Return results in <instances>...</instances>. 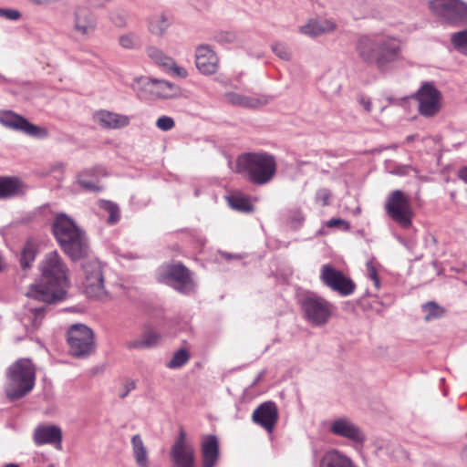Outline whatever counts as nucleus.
I'll use <instances>...</instances> for the list:
<instances>
[{
    "instance_id": "1",
    "label": "nucleus",
    "mask_w": 467,
    "mask_h": 467,
    "mask_svg": "<svg viewBox=\"0 0 467 467\" xmlns=\"http://www.w3.org/2000/svg\"><path fill=\"white\" fill-rule=\"evenodd\" d=\"M40 270L39 283L30 285L26 296L47 304L64 300L68 286L67 269L57 251L45 255Z\"/></svg>"
},
{
    "instance_id": "2",
    "label": "nucleus",
    "mask_w": 467,
    "mask_h": 467,
    "mask_svg": "<svg viewBox=\"0 0 467 467\" xmlns=\"http://www.w3.org/2000/svg\"><path fill=\"white\" fill-rule=\"evenodd\" d=\"M399 42L383 35L361 36L356 44L358 57L367 65L385 72L400 55Z\"/></svg>"
},
{
    "instance_id": "3",
    "label": "nucleus",
    "mask_w": 467,
    "mask_h": 467,
    "mask_svg": "<svg viewBox=\"0 0 467 467\" xmlns=\"http://www.w3.org/2000/svg\"><path fill=\"white\" fill-rule=\"evenodd\" d=\"M235 171L254 184H266L276 172L275 158L267 152L243 153L236 159Z\"/></svg>"
},
{
    "instance_id": "4",
    "label": "nucleus",
    "mask_w": 467,
    "mask_h": 467,
    "mask_svg": "<svg viewBox=\"0 0 467 467\" xmlns=\"http://www.w3.org/2000/svg\"><path fill=\"white\" fill-rule=\"evenodd\" d=\"M5 394L9 400L15 401L30 392L35 386L36 371L28 358H20L7 370Z\"/></svg>"
},
{
    "instance_id": "5",
    "label": "nucleus",
    "mask_w": 467,
    "mask_h": 467,
    "mask_svg": "<svg viewBox=\"0 0 467 467\" xmlns=\"http://www.w3.org/2000/svg\"><path fill=\"white\" fill-rule=\"evenodd\" d=\"M69 353L75 358H87L95 351L94 333L84 324H74L67 332Z\"/></svg>"
},
{
    "instance_id": "6",
    "label": "nucleus",
    "mask_w": 467,
    "mask_h": 467,
    "mask_svg": "<svg viewBox=\"0 0 467 467\" xmlns=\"http://www.w3.org/2000/svg\"><path fill=\"white\" fill-rule=\"evenodd\" d=\"M385 211L400 227L408 229L411 226L414 213L409 197L402 191L395 190L389 193L385 202Z\"/></svg>"
},
{
    "instance_id": "7",
    "label": "nucleus",
    "mask_w": 467,
    "mask_h": 467,
    "mask_svg": "<svg viewBox=\"0 0 467 467\" xmlns=\"http://www.w3.org/2000/svg\"><path fill=\"white\" fill-rule=\"evenodd\" d=\"M159 281L171 285L176 291L189 295L193 291L191 271L181 262L163 267L159 273Z\"/></svg>"
},
{
    "instance_id": "8",
    "label": "nucleus",
    "mask_w": 467,
    "mask_h": 467,
    "mask_svg": "<svg viewBox=\"0 0 467 467\" xmlns=\"http://www.w3.org/2000/svg\"><path fill=\"white\" fill-rule=\"evenodd\" d=\"M301 309L304 317L312 325L320 327L326 325L333 313V305L325 298L309 295L301 300Z\"/></svg>"
},
{
    "instance_id": "9",
    "label": "nucleus",
    "mask_w": 467,
    "mask_h": 467,
    "mask_svg": "<svg viewBox=\"0 0 467 467\" xmlns=\"http://www.w3.org/2000/svg\"><path fill=\"white\" fill-rule=\"evenodd\" d=\"M430 8L448 24L462 25L467 23V4L461 0H431Z\"/></svg>"
},
{
    "instance_id": "10",
    "label": "nucleus",
    "mask_w": 467,
    "mask_h": 467,
    "mask_svg": "<svg viewBox=\"0 0 467 467\" xmlns=\"http://www.w3.org/2000/svg\"><path fill=\"white\" fill-rule=\"evenodd\" d=\"M84 280L82 286L88 297L100 298L106 295L102 266L99 261L88 259L83 262Z\"/></svg>"
},
{
    "instance_id": "11",
    "label": "nucleus",
    "mask_w": 467,
    "mask_h": 467,
    "mask_svg": "<svg viewBox=\"0 0 467 467\" xmlns=\"http://www.w3.org/2000/svg\"><path fill=\"white\" fill-rule=\"evenodd\" d=\"M0 123L5 128L22 131L32 138L43 140L49 136L47 129L35 125L11 110L0 112Z\"/></svg>"
},
{
    "instance_id": "12",
    "label": "nucleus",
    "mask_w": 467,
    "mask_h": 467,
    "mask_svg": "<svg viewBox=\"0 0 467 467\" xmlns=\"http://www.w3.org/2000/svg\"><path fill=\"white\" fill-rule=\"evenodd\" d=\"M320 280L331 290L339 293L341 296H349L356 288L355 283L349 277L330 265H322Z\"/></svg>"
},
{
    "instance_id": "13",
    "label": "nucleus",
    "mask_w": 467,
    "mask_h": 467,
    "mask_svg": "<svg viewBox=\"0 0 467 467\" xmlns=\"http://www.w3.org/2000/svg\"><path fill=\"white\" fill-rule=\"evenodd\" d=\"M419 112L424 117H432L440 110L441 92L432 83L425 82L416 94Z\"/></svg>"
},
{
    "instance_id": "14",
    "label": "nucleus",
    "mask_w": 467,
    "mask_h": 467,
    "mask_svg": "<svg viewBox=\"0 0 467 467\" xmlns=\"http://www.w3.org/2000/svg\"><path fill=\"white\" fill-rule=\"evenodd\" d=\"M62 251L73 261H78L88 253L89 244L86 233L80 229L58 242Z\"/></svg>"
},
{
    "instance_id": "15",
    "label": "nucleus",
    "mask_w": 467,
    "mask_h": 467,
    "mask_svg": "<svg viewBox=\"0 0 467 467\" xmlns=\"http://www.w3.org/2000/svg\"><path fill=\"white\" fill-rule=\"evenodd\" d=\"M329 431L334 435L346 438L355 443L362 444L366 441V436L361 429L346 417L335 420L330 424Z\"/></svg>"
},
{
    "instance_id": "16",
    "label": "nucleus",
    "mask_w": 467,
    "mask_h": 467,
    "mask_svg": "<svg viewBox=\"0 0 467 467\" xmlns=\"http://www.w3.org/2000/svg\"><path fill=\"white\" fill-rule=\"evenodd\" d=\"M253 421L272 432L278 420V409L274 401L261 403L253 412Z\"/></svg>"
},
{
    "instance_id": "17",
    "label": "nucleus",
    "mask_w": 467,
    "mask_h": 467,
    "mask_svg": "<svg viewBox=\"0 0 467 467\" xmlns=\"http://www.w3.org/2000/svg\"><path fill=\"white\" fill-rule=\"evenodd\" d=\"M218 57L208 45H201L195 51V64L204 75H212L218 70Z\"/></svg>"
},
{
    "instance_id": "18",
    "label": "nucleus",
    "mask_w": 467,
    "mask_h": 467,
    "mask_svg": "<svg viewBox=\"0 0 467 467\" xmlns=\"http://www.w3.org/2000/svg\"><path fill=\"white\" fill-rule=\"evenodd\" d=\"M74 30L81 36H88L97 28V18L87 7L78 6L74 10Z\"/></svg>"
},
{
    "instance_id": "19",
    "label": "nucleus",
    "mask_w": 467,
    "mask_h": 467,
    "mask_svg": "<svg viewBox=\"0 0 467 467\" xmlns=\"http://www.w3.org/2000/svg\"><path fill=\"white\" fill-rule=\"evenodd\" d=\"M33 439L34 442L37 446L57 443V448H60L62 441V431L56 425H39L34 431Z\"/></svg>"
},
{
    "instance_id": "20",
    "label": "nucleus",
    "mask_w": 467,
    "mask_h": 467,
    "mask_svg": "<svg viewBox=\"0 0 467 467\" xmlns=\"http://www.w3.org/2000/svg\"><path fill=\"white\" fill-rule=\"evenodd\" d=\"M80 229L75 221L64 213H57L52 223V233L57 243Z\"/></svg>"
},
{
    "instance_id": "21",
    "label": "nucleus",
    "mask_w": 467,
    "mask_h": 467,
    "mask_svg": "<svg viewBox=\"0 0 467 467\" xmlns=\"http://www.w3.org/2000/svg\"><path fill=\"white\" fill-rule=\"evenodd\" d=\"M225 98L230 104L246 109H257L268 104L271 100V97L266 95L249 97L235 92L225 93Z\"/></svg>"
},
{
    "instance_id": "22",
    "label": "nucleus",
    "mask_w": 467,
    "mask_h": 467,
    "mask_svg": "<svg viewBox=\"0 0 467 467\" xmlns=\"http://www.w3.org/2000/svg\"><path fill=\"white\" fill-rule=\"evenodd\" d=\"M95 121L104 129L116 130L127 127L130 118L109 110H99L94 114Z\"/></svg>"
},
{
    "instance_id": "23",
    "label": "nucleus",
    "mask_w": 467,
    "mask_h": 467,
    "mask_svg": "<svg viewBox=\"0 0 467 467\" xmlns=\"http://www.w3.org/2000/svg\"><path fill=\"white\" fill-rule=\"evenodd\" d=\"M202 467H214L220 455L219 441L215 435H206L202 441Z\"/></svg>"
},
{
    "instance_id": "24",
    "label": "nucleus",
    "mask_w": 467,
    "mask_h": 467,
    "mask_svg": "<svg viewBox=\"0 0 467 467\" xmlns=\"http://www.w3.org/2000/svg\"><path fill=\"white\" fill-rule=\"evenodd\" d=\"M25 193V185L19 178L0 176V200L11 199Z\"/></svg>"
},
{
    "instance_id": "25",
    "label": "nucleus",
    "mask_w": 467,
    "mask_h": 467,
    "mask_svg": "<svg viewBox=\"0 0 467 467\" xmlns=\"http://www.w3.org/2000/svg\"><path fill=\"white\" fill-rule=\"evenodd\" d=\"M161 334L152 328L145 329L140 337L126 342L125 347L131 349H150L158 346Z\"/></svg>"
},
{
    "instance_id": "26",
    "label": "nucleus",
    "mask_w": 467,
    "mask_h": 467,
    "mask_svg": "<svg viewBox=\"0 0 467 467\" xmlns=\"http://www.w3.org/2000/svg\"><path fill=\"white\" fill-rule=\"evenodd\" d=\"M137 83L150 92H157L162 98L171 96L169 91H171L174 85L166 80L153 79L147 77H140L137 78Z\"/></svg>"
},
{
    "instance_id": "27",
    "label": "nucleus",
    "mask_w": 467,
    "mask_h": 467,
    "mask_svg": "<svg viewBox=\"0 0 467 467\" xmlns=\"http://www.w3.org/2000/svg\"><path fill=\"white\" fill-rule=\"evenodd\" d=\"M320 467H358L354 462L338 450L327 451L321 459Z\"/></svg>"
},
{
    "instance_id": "28",
    "label": "nucleus",
    "mask_w": 467,
    "mask_h": 467,
    "mask_svg": "<svg viewBox=\"0 0 467 467\" xmlns=\"http://www.w3.org/2000/svg\"><path fill=\"white\" fill-rule=\"evenodd\" d=\"M170 455L173 467H194L193 448H171Z\"/></svg>"
},
{
    "instance_id": "29",
    "label": "nucleus",
    "mask_w": 467,
    "mask_h": 467,
    "mask_svg": "<svg viewBox=\"0 0 467 467\" xmlns=\"http://www.w3.org/2000/svg\"><path fill=\"white\" fill-rule=\"evenodd\" d=\"M335 24L327 19H313L306 25L300 26V32L309 36H317L321 34L334 30Z\"/></svg>"
},
{
    "instance_id": "30",
    "label": "nucleus",
    "mask_w": 467,
    "mask_h": 467,
    "mask_svg": "<svg viewBox=\"0 0 467 467\" xmlns=\"http://www.w3.org/2000/svg\"><path fill=\"white\" fill-rule=\"evenodd\" d=\"M172 24V19L166 14L154 15L149 19V30L151 34L162 36Z\"/></svg>"
},
{
    "instance_id": "31",
    "label": "nucleus",
    "mask_w": 467,
    "mask_h": 467,
    "mask_svg": "<svg viewBox=\"0 0 467 467\" xmlns=\"http://www.w3.org/2000/svg\"><path fill=\"white\" fill-rule=\"evenodd\" d=\"M132 452L139 467H149L148 451L140 434L131 438Z\"/></svg>"
},
{
    "instance_id": "32",
    "label": "nucleus",
    "mask_w": 467,
    "mask_h": 467,
    "mask_svg": "<svg viewBox=\"0 0 467 467\" xmlns=\"http://www.w3.org/2000/svg\"><path fill=\"white\" fill-rule=\"evenodd\" d=\"M37 250L36 246L31 239H28L24 244L20 254V265L23 270L31 267L32 263L36 259Z\"/></svg>"
},
{
    "instance_id": "33",
    "label": "nucleus",
    "mask_w": 467,
    "mask_h": 467,
    "mask_svg": "<svg viewBox=\"0 0 467 467\" xmlns=\"http://www.w3.org/2000/svg\"><path fill=\"white\" fill-rule=\"evenodd\" d=\"M228 204L234 210L242 213H252L254 211V206L250 202V200L242 194H234L227 198Z\"/></svg>"
},
{
    "instance_id": "34",
    "label": "nucleus",
    "mask_w": 467,
    "mask_h": 467,
    "mask_svg": "<svg viewBox=\"0 0 467 467\" xmlns=\"http://www.w3.org/2000/svg\"><path fill=\"white\" fill-rule=\"evenodd\" d=\"M450 40L455 51L467 57V28L452 33Z\"/></svg>"
},
{
    "instance_id": "35",
    "label": "nucleus",
    "mask_w": 467,
    "mask_h": 467,
    "mask_svg": "<svg viewBox=\"0 0 467 467\" xmlns=\"http://www.w3.org/2000/svg\"><path fill=\"white\" fill-rule=\"evenodd\" d=\"M320 88L327 96H333L340 91L341 84L335 76L326 75L319 83Z\"/></svg>"
},
{
    "instance_id": "36",
    "label": "nucleus",
    "mask_w": 467,
    "mask_h": 467,
    "mask_svg": "<svg viewBox=\"0 0 467 467\" xmlns=\"http://www.w3.org/2000/svg\"><path fill=\"white\" fill-rule=\"evenodd\" d=\"M147 54L155 63L164 67H170L174 64V60L171 57L165 56L161 49L155 47H148Z\"/></svg>"
},
{
    "instance_id": "37",
    "label": "nucleus",
    "mask_w": 467,
    "mask_h": 467,
    "mask_svg": "<svg viewBox=\"0 0 467 467\" xmlns=\"http://www.w3.org/2000/svg\"><path fill=\"white\" fill-rule=\"evenodd\" d=\"M422 311L426 313L425 321H431L441 317L444 314V309L436 302L430 301L422 306Z\"/></svg>"
},
{
    "instance_id": "38",
    "label": "nucleus",
    "mask_w": 467,
    "mask_h": 467,
    "mask_svg": "<svg viewBox=\"0 0 467 467\" xmlns=\"http://www.w3.org/2000/svg\"><path fill=\"white\" fill-rule=\"evenodd\" d=\"M190 359V354L185 348L177 350L171 359L167 363V367L171 369L179 368L185 365Z\"/></svg>"
},
{
    "instance_id": "39",
    "label": "nucleus",
    "mask_w": 467,
    "mask_h": 467,
    "mask_svg": "<svg viewBox=\"0 0 467 467\" xmlns=\"http://www.w3.org/2000/svg\"><path fill=\"white\" fill-rule=\"evenodd\" d=\"M100 208L109 213V218L107 220L109 224H115L120 219V212L119 206L110 202V201H103L101 202Z\"/></svg>"
},
{
    "instance_id": "40",
    "label": "nucleus",
    "mask_w": 467,
    "mask_h": 467,
    "mask_svg": "<svg viewBox=\"0 0 467 467\" xmlns=\"http://www.w3.org/2000/svg\"><path fill=\"white\" fill-rule=\"evenodd\" d=\"M119 44L123 48L133 49L140 46V38L137 34L130 32L119 36Z\"/></svg>"
},
{
    "instance_id": "41",
    "label": "nucleus",
    "mask_w": 467,
    "mask_h": 467,
    "mask_svg": "<svg viewBox=\"0 0 467 467\" xmlns=\"http://www.w3.org/2000/svg\"><path fill=\"white\" fill-rule=\"evenodd\" d=\"M272 51L282 60L288 61L291 59L292 54L288 47L281 42L272 45Z\"/></svg>"
},
{
    "instance_id": "42",
    "label": "nucleus",
    "mask_w": 467,
    "mask_h": 467,
    "mask_svg": "<svg viewBox=\"0 0 467 467\" xmlns=\"http://www.w3.org/2000/svg\"><path fill=\"white\" fill-rule=\"evenodd\" d=\"M46 308L47 307L45 306H38V307H35V308L31 309V313H32L31 327L33 329H36L40 326L41 320L44 317Z\"/></svg>"
},
{
    "instance_id": "43",
    "label": "nucleus",
    "mask_w": 467,
    "mask_h": 467,
    "mask_svg": "<svg viewBox=\"0 0 467 467\" xmlns=\"http://www.w3.org/2000/svg\"><path fill=\"white\" fill-rule=\"evenodd\" d=\"M214 40L218 43H233L236 40V34L232 31H220L214 35Z\"/></svg>"
},
{
    "instance_id": "44",
    "label": "nucleus",
    "mask_w": 467,
    "mask_h": 467,
    "mask_svg": "<svg viewBox=\"0 0 467 467\" xmlns=\"http://www.w3.org/2000/svg\"><path fill=\"white\" fill-rule=\"evenodd\" d=\"M366 267H367L368 276L373 281L375 287L377 289H379L380 287V282H379L378 271L374 265L373 261L372 260L368 261L366 264Z\"/></svg>"
},
{
    "instance_id": "45",
    "label": "nucleus",
    "mask_w": 467,
    "mask_h": 467,
    "mask_svg": "<svg viewBox=\"0 0 467 467\" xmlns=\"http://www.w3.org/2000/svg\"><path fill=\"white\" fill-rule=\"evenodd\" d=\"M158 129L163 131H169L175 126L174 119L168 116H161L156 121Z\"/></svg>"
},
{
    "instance_id": "46",
    "label": "nucleus",
    "mask_w": 467,
    "mask_h": 467,
    "mask_svg": "<svg viewBox=\"0 0 467 467\" xmlns=\"http://www.w3.org/2000/svg\"><path fill=\"white\" fill-rule=\"evenodd\" d=\"M289 219L293 227L298 228L305 221V216L300 210L296 209L290 212Z\"/></svg>"
},
{
    "instance_id": "47",
    "label": "nucleus",
    "mask_w": 467,
    "mask_h": 467,
    "mask_svg": "<svg viewBox=\"0 0 467 467\" xmlns=\"http://www.w3.org/2000/svg\"><path fill=\"white\" fill-rule=\"evenodd\" d=\"M0 16L7 20L16 21L21 17V13L16 9L0 8Z\"/></svg>"
},
{
    "instance_id": "48",
    "label": "nucleus",
    "mask_w": 467,
    "mask_h": 467,
    "mask_svg": "<svg viewBox=\"0 0 467 467\" xmlns=\"http://www.w3.org/2000/svg\"><path fill=\"white\" fill-rule=\"evenodd\" d=\"M331 197V192L327 189H320L316 193V201L320 202L322 206H327L329 203V198Z\"/></svg>"
},
{
    "instance_id": "49",
    "label": "nucleus",
    "mask_w": 467,
    "mask_h": 467,
    "mask_svg": "<svg viewBox=\"0 0 467 467\" xmlns=\"http://www.w3.org/2000/svg\"><path fill=\"white\" fill-rule=\"evenodd\" d=\"M110 20L118 27H124L127 25V16L123 13L111 14Z\"/></svg>"
},
{
    "instance_id": "50",
    "label": "nucleus",
    "mask_w": 467,
    "mask_h": 467,
    "mask_svg": "<svg viewBox=\"0 0 467 467\" xmlns=\"http://www.w3.org/2000/svg\"><path fill=\"white\" fill-rule=\"evenodd\" d=\"M78 182L84 190L88 192H99L101 190V188L94 182L82 179L81 175L78 176Z\"/></svg>"
},
{
    "instance_id": "51",
    "label": "nucleus",
    "mask_w": 467,
    "mask_h": 467,
    "mask_svg": "<svg viewBox=\"0 0 467 467\" xmlns=\"http://www.w3.org/2000/svg\"><path fill=\"white\" fill-rule=\"evenodd\" d=\"M171 448H192L186 442V433L182 429L180 431L179 436L175 440Z\"/></svg>"
},
{
    "instance_id": "52",
    "label": "nucleus",
    "mask_w": 467,
    "mask_h": 467,
    "mask_svg": "<svg viewBox=\"0 0 467 467\" xmlns=\"http://www.w3.org/2000/svg\"><path fill=\"white\" fill-rule=\"evenodd\" d=\"M389 455L399 461L407 457V452L400 445H393Z\"/></svg>"
},
{
    "instance_id": "53",
    "label": "nucleus",
    "mask_w": 467,
    "mask_h": 467,
    "mask_svg": "<svg viewBox=\"0 0 467 467\" xmlns=\"http://www.w3.org/2000/svg\"><path fill=\"white\" fill-rule=\"evenodd\" d=\"M136 388V383L133 380H128L124 385V390L119 394L120 399L126 398L129 393Z\"/></svg>"
},
{
    "instance_id": "54",
    "label": "nucleus",
    "mask_w": 467,
    "mask_h": 467,
    "mask_svg": "<svg viewBox=\"0 0 467 467\" xmlns=\"http://www.w3.org/2000/svg\"><path fill=\"white\" fill-rule=\"evenodd\" d=\"M170 69L173 70V72L181 78H186L188 76V73L185 68L182 67H178L175 65V63L169 67Z\"/></svg>"
},
{
    "instance_id": "55",
    "label": "nucleus",
    "mask_w": 467,
    "mask_h": 467,
    "mask_svg": "<svg viewBox=\"0 0 467 467\" xmlns=\"http://www.w3.org/2000/svg\"><path fill=\"white\" fill-rule=\"evenodd\" d=\"M342 224L346 225L347 227L348 226V223L347 222H345L344 220L339 219V218H332L327 222V227H336V226H339Z\"/></svg>"
},
{
    "instance_id": "56",
    "label": "nucleus",
    "mask_w": 467,
    "mask_h": 467,
    "mask_svg": "<svg viewBox=\"0 0 467 467\" xmlns=\"http://www.w3.org/2000/svg\"><path fill=\"white\" fill-rule=\"evenodd\" d=\"M360 103L363 105L366 111L370 112L371 111V106L372 103L369 99L368 98H361Z\"/></svg>"
},
{
    "instance_id": "57",
    "label": "nucleus",
    "mask_w": 467,
    "mask_h": 467,
    "mask_svg": "<svg viewBox=\"0 0 467 467\" xmlns=\"http://www.w3.org/2000/svg\"><path fill=\"white\" fill-rule=\"evenodd\" d=\"M458 177L463 181L465 183H467V166L462 167L458 171Z\"/></svg>"
},
{
    "instance_id": "58",
    "label": "nucleus",
    "mask_w": 467,
    "mask_h": 467,
    "mask_svg": "<svg viewBox=\"0 0 467 467\" xmlns=\"http://www.w3.org/2000/svg\"><path fill=\"white\" fill-rule=\"evenodd\" d=\"M94 1H95V5H99V6H102V5H104L107 2H109V0H94Z\"/></svg>"
},
{
    "instance_id": "59",
    "label": "nucleus",
    "mask_w": 467,
    "mask_h": 467,
    "mask_svg": "<svg viewBox=\"0 0 467 467\" xmlns=\"http://www.w3.org/2000/svg\"><path fill=\"white\" fill-rule=\"evenodd\" d=\"M415 137H416V135H414V134L409 135V136H407V138H406V141H407L408 143H410V142H411V141H413V140H415Z\"/></svg>"
},
{
    "instance_id": "60",
    "label": "nucleus",
    "mask_w": 467,
    "mask_h": 467,
    "mask_svg": "<svg viewBox=\"0 0 467 467\" xmlns=\"http://www.w3.org/2000/svg\"><path fill=\"white\" fill-rule=\"evenodd\" d=\"M223 256L226 258V259H231V258H239L238 255H232L231 254H223Z\"/></svg>"
},
{
    "instance_id": "61",
    "label": "nucleus",
    "mask_w": 467,
    "mask_h": 467,
    "mask_svg": "<svg viewBox=\"0 0 467 467\" xmlns=\"http://www.w3.org/2000/svg\"><path fill=\"white\" fill-rule=\"evenodd\" d=\"M261 376H262V374H259V375L255 378V379H254V382H253V385H255V384L260 380Z\"/></svg>"
},
{
    "instance_id": "62",
    "label": "nucleus",
    "mask_w": 467,
    "mask_h": 467,
    "mask_svg": "<svg viewBox=\"0 0 467 467\" xmlns=\"http://www.w3.org/2000/svg\"><path fill=\"white\" fill-rule=\"evenodd\" d=\"M462 456L467 458V445L462 449Z\"/></svg>"
}]
</instances>
